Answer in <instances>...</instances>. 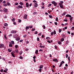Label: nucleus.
<instances>
[{"label":"nucleus","mask_w":74,"mask_h":74,"mask_svg":"<svg viewBox=\"0 0 74 74\" xmlns=\"http://www.w3.org/2000/svg\"><path fill=\"white\" fill-rule=\"evenodd\" d=\"M4 25L5 26H8V24H7V23H5L4 24Z\"/></svg>","instance_id":"nucleus-26"},{"label":"nucleus","mask_w":74,"mask_h":74,"mask_svg":"<svg viewBox=\"0 0 74 74\" xmlns=\"http://www.w3.org/2000/svg\"><path fill=\"white\" fill-rule=\"evenodd\" d=\"M56 21H58V17H56Z\"/></svg>","instance_id":"nucleus-45"},{"label":"nucleus","mask_w":74,"mask_h":74,"mask_svg":"<svg viewBox=\"0 0 74 74\" xmlns=\"http://www.w3.org/2000/svg\"><path fill=\"white\" fill-rule=\"evenodd\" d=\"M21 20L18 19V23H21Z\"/></svg>","instance_id":"nucleus-28"},{"label":"nucleus","mask_w":74,"mask_h":74,"mask_svg":"<svg viewBox=\"0 0 74 74\" xmlns=\"http://www.w3.org/2000/svg\"><path fill=\"white\" fill-rule=\"evenodd\" d=\"M22 41H23V40H19V42H22Z\"/></svg>","instance_id":"nucleus-46"},{"label":"nucleus","mask_w":74,"mask_h":74,"mask_svg":"<svg viewBox=\"0 0 74 74\" xmlns=\"http://www.w3.org/2000/svg\"><path fill=\"white\" fill-rule=\"evenodd\" d=\"M54 23L56 25H58V23L56 22H55Z\"/></svg>","instance_id":"nucleus-55"},{"label":"nucleus","mask_w":74,"mask_h":74,"mask_svg":"<svg viewBox=\"0 0 74 74\" xmlns=\"http://www.w3.org/2000/svg\"><path fill=\"white\" fill-rule=\"evenodd\" d=\"M60 8H63V5L62 4H59Z\"/></svg>","instance_id":"nucleus-5"},{"label":"nucleus","mask_w":74,"mask_h":74,"mask_svg":"<svg viewBox=\"0 0 74 74\" xmlns=\"http://www.w3.org/2000/svg\"><path fill=\"white\" fill-rule=\"evenodd\" d=\"M64 63V62L63 61H62V62H61L60 65H59V67H62V64H63Z\"/></svg>","instance_id":"nucleus-2"},{"label":"nucleus","mask_w":74,"mask_h":74,"mask_svg":"<svg viewBox=\"0 0 74 74\" xmlns=\"http://www.w3.org/2000/svg\"><path fill=\"white\" fill-rule=\"evenodd\" d=\"M9 47H12V45L11 44H10L9 45Z\"/></svg>","instance_id":"nucleus-21"},{"label":"nucleus","mask_w":74,"mask_h":74,"mask_svg":"<svg viewBox=\"0 0 74 74\" xmlns=\"http://www.w3.org/2000/svg\"><path fill=\"white\" fill-rule=\"evenodd\" d=\"M38 5H37V3H35L34 4V7H37Z\"/></svg>","instance_id":"nucleus-8"},{"label":"nucleus","mask_w":74,"mask_h":74,"mask_svg":"<svg viewBox=\"0 0 74 74\" xmlns=\"http://www.w3.org/2000/svg\"><path fill=\"white\" fill-rule=\"evenodd\" d=\"M49 18H52V16L51 15H49Z\"/></svg>","instance_id":"nucleus-43"},{"label":"nucleus","mask_w":74,"mask_h":74,"mask_svg":"<svg viewBox=\"0 0 74 74\" xmlns=\"http://www.w3.org/2000/svg\"><path fill=\"white\" fill-rule=\"evenodd\" d=\"M15 5H18V3H15Z\"/></svg>","instance_id":"nucleus-48"},{"label":"nucleus","mask_w":74,"mask_h":74,"mask_svg":"<svg viewBox=\"0 0 74 74\" xmlns=\"http://www.w3.org/2000/svg\"><path fill=\"white\" fill-rule=\"evenodd\" d=\"M46 38L47 40H49L50 39L49 37H47Z\"/></svg>","instance_id":"nucleus-34"},{"label":"nucleus","mask_w":74,"mask_h":74,"mask_svg":"<svg viewBox=\"0 0 74 74\" xmlns=\"http://www.w3.org/2000/svg\"><path fill=\"white\" fill-rule=\"evenodd\" d=\"M4 47V45L3 44L0 45V48H2V47Z\"/></svg>","instance_id":"nucleus-17"},{"label":"nucleus","mask_w":74,"mask_h":74,"mask_svg":"<svg viewBox=\"0 0 74 74\" xmlns=\"http://www.w3.org/2000/svg\"><path fill=\"white\" fill-rule=\"evenodd\" d=\"M39 71L41 73V69H39Z\"/></svg>","instance_id":"nucleus-62"},{"label":"nucleus","mask_w":74,"mask_h":74,"mask_svg":"<svg viewBox=\"0 0 74 74\" xmlns=\"http://www.w3.org/2000/svg\"><path fill=\"white\" fill-rule=\"evenodd\" d=\"M38 36H41V33H40L39 34H38Z\"/></svg>","instance_id":"nucleus-58"},{"label":"nucleus","mask_w":74,"mask_h":74,"mask_svg":"<svg viewBox=\"0 0 74 74\" xmlns=\"http://www.w3.org/2000/svg\"><path fill=\"white\" fill-rule=\"evenodd\" d=\"M68 20H67V19H64V22H67Z\"/></svg>","instance_id":"nucleus-44"},{"label":"nucleus","mask_w":74,"mask_h":74,"mask_svg":"<svg viewBox=\"0 0 74 74\" xmlns=\"http://www.w3.org/2000/svg\"><path fill=\"white\" fill-rule=\"evenodd\" d=\"M53 61L54 62H58V60L56 59H53Z\"/></svg>","instance_id":"nucleus-7"},{"label":"nucleus","mask_w":74,"mask_h":74,"mask_svg":"<svg viewBox=\"0 0 74 74\" xmlns=\"http://www.w3.org/2000/svg\"><path fill=\"white\" fill-rule=\"evenodd\" d=\"M13 24H14V25H16V22H14L13 23Z\"/></svg>","instance_id":"nucleus-56"},{"label":"nucleus","mask_w":74,"mask_h":74,"mask_svg":"<svg viewBox=\"0 0 74 74\" xmlns=\"http://www.w3.org/2000/svg\"><path fill=\"white\" fill-rule=\"evenodd\" d=\"M22 53V51H21L19 52V54H20V55H21Z\"/></svg>","instance_id":"nucleus-39"},{"label":"nucleus","mask_w":74,"mask_h":74,"mask_svg":"<svg viewBox=\"0 0 74 74\" xmlns=\"http://www.w3.org/2000/svg\"><path fill=\"white\" fill-rule=\"evenodd\" d=\"M11 55L13 57H14V58L15 57V56H14L15 54L14 53H13L12 52H11Z\"/></svg>","instance_id":"nucleus-9"},{"label":"nucleus","mask_w":74,"mask_h":74,"mask_svg":"<svg viewBox=\"0 0 74 74\" xmlns=\"http://www.w3.org/2000/svg\"><path fill=\"white\" fill-rule=\"evenodd\" d=\"M43 67V65H41L40 66V67L39 68V69H42Z\"/></svg>","instance_id":"nucleus-20"},{"label":"nucleus","mask_w":74,"mask_h":74,"mask_svg":"<svg viewBox=\"0 0 74 74\" xmlns=\"http://www.w3.org/2000/svg\"><path fill=\"white\" fill-rule=\"evenodd\" d=\"M11 42L12 44H14V41H11Z\"/></svg>","instance_id":"nucleus-35"},{"label":"nucleus","mask_w":74,"mask_h":74,"mask_svg":"<svg viewBox=\"0 0 74 74\" xmlns=\"http://www.w3.org/2000/svg\"><path fill=\"white\" fill-rule=\"evenodd\" d=\"M27 14L25 15L23 17L24 19H27Z\"/></svg>","instance_id":"nucleus-4"},{"label":"nucleus","mask_w":74,"mask_h":74,"mask_svg":"<svg viewBox=\"0 0 74 74\" xmlns=\"http://www.w3.org/2000/svg\"><path fill=\"white\" fill-rule=\"evenodd\" d=\"M8 5H11V4L9 2H8L7 3Z\"/></svg>","instance_id":"nucleus-27"},{"label":"nucleus","mask_w":74,"mask_h":74,"mask_svg":"<svg viewBox=\"0 0 74 74\" xmlns=\"http://www.w3.org/2000/svg\"><path fill=\"white\" fill-rule=\"evenodd\" d=\"M63 3V1H60V3H59V4H62Z\"/></svg>","instance_id":"nucleus-15"},{"label":"nucleus","mask_w":74,"mask_h":74,"mask_svg":"<svg viewBox=\"0 0 74 74\" xmlns=\"http://www.w3.org/2000/svg\"><path fill=\"white\" fill-rule=\"evenodd\" d=\"M29 29V27L28 26H27L25 28L26 30H27V29Z\"/></svg>","instance_id":"nucleus-22"},{"label":"nucleus","mask_w":74,"mask_h":74,"mask_svg":"<svg viewBox=\"0 0 74 74\" xmlns=\"http://www.w3.org/2000/svg\"><path fill=\"white\" fill-rule=\"evenodd\" d=\"M26 6L27 7H29V3H26Z\"/></svg>","instance_id":"nucleus-16"},{"label":"nucleus","mask_w":74,"mask_h":74,"mask_svg":"<svg viewBox=\"0 0 74 74\" xmlns=\"http://www.w3.org/2000/svg\"><path fill=\"white\" fill-rule=\"evenodd\" d=\"M38 50H36L35 51V53H36V54H38Z\"/></svg>","instance_id":"nucleus-18"},{"label":"nucleus","mask_w":74,"mask_h":74,"mask_svg":"<svg viewBox=\"0 0 74 74\" xmlns=\"http://www.w3.org/2000/svg\"><path fill=\"white\" fill-rule=\"evenodd\" d=\"M35 30H36V29H35V28H32V32H33V31H34Z\"/></svg>","instance_id":"nucleus-42"},{"label":"nucleus","mask_w":74,"mask_h":74,"mask_svg":"<svg viewBox=\"0 0 74 74\" xmlns=\"http://www.w3.org/2000/svg\"><path fill=\"white\" fill-rule=\"evenodd\" d=\"M37 33H38V32L37 31H36L35 32V34H37Z\"/></svg>","instance_id":"nucleus-53"},{"label":"nucleus","mask_w":74,"mask_h":74,"mask_svg":"<svg viewBox=\"0 0 74 74\" xmlns=\"http://www.w3.org/2000/svg\"><path fill=\"white\" fill-rule=\"evenodd\" d=\"M66 58H68V54H66Z\"/></svg>","instance_id":"nucleus-49"},{"label":"nucleus","mask_w":74,"mask_h":74,"mask_svg":"<svg viewBox=\"0 0 74 74\" xmlns=\"http://www.w3.org/2000/svg\"><path fill=\"white\" fill-rule=\"evenodd\" d=\"M19 58H20V59H23V57H22L21 56H20L19 57Z\"/></svg>","instance_id":"nucleus-54"},{"label":"nucleus","mask_w":74,"mask_h":74,"mask_svg":"<svg viewBox=\"0 0 74 74\" xmlns=\"http://www.w3.org/2000/svg\"><path fill=\"white\" fill-rule=\"evenodd\" d=\"M6 3V2L5 1H4L2 3Z\"/></svg>","instance_id":"nucleus-52"},{"label":"nucleus","mask_w":74,"mask_h":74,"mask_svg":"<svg viewBox=\"0 0 74 74\" xmlns=\"http://www.w3.org/2000/svg\"><path fill=\"white\" fill-rule=\"evenodd\" d=\"M11 33H16V31L14 30L11 31Z\"/></svg>","instance_id":"nucleus-3"},{"label":"nucleus","mask_w":74,"mask_h":74,"mask_svg":"<svg viewBox=\"0 0 74 74\" xmlns=\"http://www.w3.org/2000/svg\"><path fill=\"white\" fill-rule=\"evenodd\" d=\"M16 36H17V35H14V38H16Z\"/></svg>","instance_id":"nucleus-31"},{"label":"nucleus","mask_w":74,"mask_h":74,"mask_svg":"<svg viewBox=\"0 0 74 74\" xmlns=\"http://www.w3.org/2000/svg\"><path fill=\"white\" fill-rule=\"evenodd\" d=\"M18 7L20 8H23V7L22 6H21L20 5H18Z\"/></svg>","instance_id":"nucleus-10"},{"label":"nucleus","mask_w":74,"mask_h":74,"mask_svg":"<svg viewBox=\"0 0 74 74\" xmlns=\"http://www.w3.org/2000/svg\"><path fill=\"white\" fill-rule=\"evenodd\" d=\"M15 51L17 53H19V52H18V50L17 49H15Z\"/></svg>","instance_id":"nucleus-11"},{"label":"nucleus","mask_w":74,"mask_h":74,"mask_svg":"<svg viewBox=\"0 0 74 74\" xmlns=\"http://www.w3.org/2000/svg\"><path fill=\"white\" fill-rule=\"evenodd\" d=\"M51 4L50 3L49 4V5H48V7H50V6H51Z\"/></svg>","instance_id":"nucleus-36"},{"label":"nucleus","mask_w":74,"mask_h":74,"mask_svg":"<svg viewBox=\"0 0 74 74\" xmlns=\"http://www.w3.org/2000/svg\"><path fill=\"white\" fill-rule=\"evenodd\" d=\"M19 4L21 5H23V3L22 2H20L19 3Z\"/></svg>","instance_id":"nucleus-19"},{"label":"nucleus","mask_w":74,"mask_h":74,"mask_svg":"<svg viewBox=\"0 0 74 74\" xmlns=\"http://www.w3.org/2000/svg\"><path fill=\"white\" fill-rule=\"evenodd\" d=\"M68 60H70V56L68 57Z\"/></svg>","instance_id":"nucleus-47"},{"label":"nucleus","mask_w":74,"mask_h":74,"mask_svg":"<svg viewBox=\"0 0 74 74\" xmlns=\"http://www.w3.org/2000/svg\"><path fill=\"white\" fill-rule=\"evenodd\" d=\"M18 45H15V48H16V49L18 48Z\"/></svg>","instance_id":"nucleus-29"},{"label":"nucleus","mask_w":74,"mask_h":74,"mask_svg":"<svg viewBox=\"0 0 74 74\" xmlns=\"http://www.w3.org/2000/svg\"><path fill=\"white\" fill-rule=\"evenodd\" d=\"M4 36L5 37V40H7V38L6 37V35L5 34L4 35Z\"/></svg>","instance_id":"nucleus-14"},{"label":"nucleus","mask_w":74,"mask_h":74,"mask_svg":"<svg viewBox=\"0 0 74 74\" xmlns=\"http://www.w3.org/2000/svg\"><path fill=\"white\" fill-rule=\"evenodd\" d=\"M64 40V38H62L61 40V42H62V41H63Z\"/></svg>","instance_id":"nucleus-25"},{"label":"nucleus","mask_w":74,"mask_h":74,"mask_svg":"<svg viewBox=\"0 0 74 74\" xmlns=\"http://www.w3.org/2000/svg\"><path fill=\"white\" fill-rule=\"evenodd\" d=\"M65 14V13H63V14H62V15H64Z\"/></svg>","instance_id":"nucleus-63"},{"label":"nucleus","mask_w":74,"mask_h":74,"mask_svg":"<svg viewBox=\"0 0 74 74\" xmlns=\"http://www.w3.org/2000/svg\"><path fill=\"white\" fill-rule=\"evenodd\" d=\"M15 18H13L12 19V21L13 22H14L15 21Z\"/></svg>","instance_id":"nucleus-30"},{"label":"nucleus","mask_w":74,"mask_h":74,"mask_svg":"<svg viewBox=\"0 0 74 74\" xmlns=\"http://www.w3.org/2000/svg\"><path fill=\"white\" fill-rule=\"evenodd\" d=\"M41 4L42 5H44V2H42V3Z\"/></svg>","instance_id":"nucleus-57"},{"label":"nucleus","mask_w":74,"mask_h":74,"mask_svg":"<svg viewBox=\"0 0 74 74\" xmlns=\"http://www.w3.org/2000/svg\"><path fill=\"white\" fill-rule=\"evenodd\" d=\"M8 51L9 52H11V49H8Z\"/></svg>","instance_id":"nucleus-33"},{"label":"nucleus","mask_w":74,"mask_h":74,"mask_svg":"<svg viewBox=\"0 0 74 74\" xmlns=\"http://www.w3.org/2000/svg\"><path fill=\"white\" fill-rule=\"evenodd\" d=\"M51 3L52 4H53V5H54V6H56L58 4V3L56 2H55V1H53Z\"/></svg>","instance_id":"nucleus-1"},{"label":"nucleus","mask_w":74,"mask_h":74,"mask_svg":"<svg viewBox=\"0 0 74 74\" xmlns=\"http://www.w3.org/2000/svg\"><path fill=\"white\" fill-rule=\"evenodd\" d=\"M26 37V35H25L23 36V37H24L25 38V37Z\"/></svg>","instance_id":"nucleus-60"},{"label":"nucleus","mask_w":74,"mask_h":74,"mask_svg":"<svg viewBox=\"0 0 74 74\" xmlns=\"http://www.w3.org/2000/svg\"><path fill=\"white\" fill-rule=\"evenodd\" d=\"M62 32V29H59V33H60Z\"/></svg>","instance_id":"nucleus-40"},{"label":"nucleus","mask_w":74,"mask_h":74,"mask_svg":"<svg viewBox=\"0 0 74 74\" xmlns=\"http://www.w3.org/2000/svg\"><path fill=\"white\" fill-rule=\"evenodd\" d=\"M33 59H36V56H34L33 57Z\"/></svg>","instance_id":"nucleus-64"},{"label":"nucleus","mask_w":74,"mask_h":74,"mask_svg":"<svg viewBox=\"0 0 74 74\" xmlns=\"http://www.w3.org/2000/svg\"><path fill=\"white\" fill-rule=\"evenodd\" d=\"M3 5L5 6H7V4L6 3H5V4H3Z\"/></svg>","instance_id":"nucleus-41"},{"label":"nucleus","mask_w":74,"mask_h":74,"mask_svg":"<svg viewBox=\"0 0 74 74\" xmlns=\"http://www.w3.org/2000/svg\"><path fill=\"white\" fill-rule=\"evenodd\" d=\"M33 14L35 15V14H37V12H35L33 13Z\"/></svg>","instance_id":"nucleus-51"},{"label":"nucleus","mask_w":74,"mask_h":74,"mask_svg":"<svg viewBox=\"0 0 74 74\" xmlns=\"http://www.w3.org/2000/svg\"><path fill=\"white\" fill-rule=\"evenodd\" d=\"M42 27L44 29H45V25H43Z\"/></svg>","instance_id":"nucleus-37"},{"label":"nucleus","mask_w":74,"mask_h":74,"mask_svg":"<svg viewBox=\"0 0 74 74\" xmlns=\"http://www.w3.org/2000/svg\"><path fill=\"white\" fill-rule=\"evenodd\" d=\"M67 33H68V34H70V32L68 31V32H67Z\"/></svg>","instance_id":"nucleus-61"},{"label":"nucleus","mask_w":74,"mask_h":74,"mask_svg":"<svg viewBox=\"0 0 74 74\" xmlns=\"http://www.w3.org/2000/svg\"><path fill=\"white\" fill-rule=\"evenodd\" d=\"M3 11L4 12H7V10L6 9H4Z\"/></svg>","instance_id":"nucleus-23"},{"label":"nucleus","mask_w":74,"mask_h":74,"mask_svg":"<svg viewBox=\"0 0 74 74\" xmlns=\"http://www.w3.org/2000/svg\"><path fill=\"white\" fill-rule=\"evenodd\" d=\"M73 17H71L69 19L70 21H73Z\"/></svg>","instance_id":"nucleus-13"},{"label":"nucleus","mask_w":74,"mask_h":74,"mask_svg":"<svg viewBox=\"0 0 74 74\" xmlns=\"http://www.w3.org/2000/svg\"><path fill=\"white\" fill-rule=\"evenodd\" d=\"M37 39L38 41H39L40 40V39L38 37Z\"/></svg>","instance_id":"nucleus-38"},{"label":"nucleus","mask_w":74,"mask_h":74,"mask_svg":"<svg viewBox=\"0 0 74 74\" xmlns=\"http://www.w3.org/2000/svg\"><path fill=\"white\" fill-rule=\"evenodd\" d=\"M58 44H62V42L60 41H59L58 42Z\"/></svg>","instance_id":"nucleus-24"},{"label":"nucleus","mask_w":74,"mask_h":74,"mask_svg":"<svg viewBox=\"0 0 74 74\" xmlns=\"http://www.w3.org/2000/svg\"><path fill=\"white\" fill-rule=\"evenodd\" d=\"M66 17H69V18H71V16L69 14H67L66 16Z\"/></svg>","instance_id":"nucleus-6"},{"label":"nucleus","mask_w":74,"mask_h":74,"mask_svg":"<svg viewBox=\"0 0 74 74\" xmlns=\"http://www.w3.org/2000/svg\"><path fill=\"white\" fill-rule=\"evenodd\" d=\"M16 41H19L20 40V38H16Z\"/></svg>","instance_id":"nucleus-12"},{"label":"nucleus","mask_w":74,"mask_h":74,"mask_svg":"<svg viewBox=\"0 0 74 74\" xmlns=\"http://www.w3.org/2000/svg\"><path fill=\"white\" fill-rule=\"evenodd\" d=\"M54 34H56V31H55V30H54Z\"/></svg>","instance_id":"nucleus-32"},{"label":"nucleus","mask_w":74,"mask_h":74,"mask_svg":"<svg viewBox=\"0 0 74 74\" xmlns=\"http://www.w3.org/2000/svg\"><path fill=\"white\" fill-rule=\"evenodd\" d=\"M72 30H74V27H72L71 28Z\"/></svg>","instance_id":"nucleus-59"},{"label":"nucleus","mask_w":74,"mask_h":74,"mask_svg":"<svg viewBox=\"0 0 74 74\" xmlns=\"http://www.w3.org/2000/svg\"><path fill=\"white\" fill-rule=\"evenodd\" d=\"M53 32H52L51 33V35H53Z\"/></svg>","instance_id":"nucleus-50"}]
</instances>
